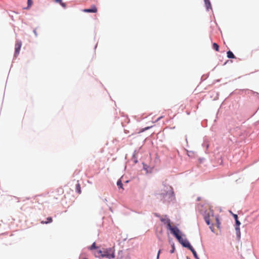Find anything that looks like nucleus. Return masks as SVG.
<instances>
[{
  "mask_svg": "<svg viewBox=\"0 0 259 259\" xmlns=\"http://www.w3.org/2000/svg\"><path fill=\"white\" fill-rule=\"evenodd\" d=\"M235 230H236V232L237 236L240 237L241 233H240L239 226H237L235 228Z\"/></svg>",
  "mask_w": 259,
  "mask_h": 259,
  "instance_id": "f8f14e48",
  "label": "nucleus"
},
{
  "mask_svg": "<svg viewBox=\"0 0 259 259\" xmlns=\"http://www.w3.org/2000/svg\"><path fill=\"white\" fill-rule=\"evenodd\" d=\"M98 10L95 5H92L90 9H85L82 10L83 12L85 13H96Z\"/></svg>",
  "mask_w": 259,
  "mask_h": 259,
  "instance_id": "423d86ee",
  "label": "nucleus"
},
{
  "mask_svg": "<svg viewBox=\"0 0 259 259\" xmlns=\"http://www.w3.org/2000/svg\"><path fill=\"white\" fill-rule=\"evenodd\" d=\"M162 117V116H161V117H160L159 118H158V119H157V120H159L160 119H161Z\"/></svg>",
  "mask_w": 259,
  "mask_h": 259,
  "instance_id": "bb28decb",
  "label": "nucleus"
},
{
  "mask_svg": "<svg viewBox=\"0 0 259 259\" xmlns=\"http://www.w3.org/2000/svg\"><path fill=\"white\" fill-rule=\"evenodd\" d=\"M233 217H234L235 220H237L238 219V216H237V214H233Z\"/></svg>",
  "mask_w": 259,
  "mask_h": 259,
  "instance_id": "b1692460",
  "label": "nucleus"
},
{
  "mask_svg": "<svg viewBox=\"0 0 259 259\" xmlns=\"http://www.w3.org/2000/svg\"><path fill=\"white\" fill-rule=\"evenodd\" d=\"M160 221L163 222L164 224L167 225V228H168L171 226L170 220L167 218H161L160 219Z\"/></svg>",
  "mask_w": 259,
  "mask_h": 259,
  "instance_id": "0eeeda50",
  "label": "nucleus"
},
{
  "mask_svg": "<svg viewBox=\"0 0 259 259\" xmlns=\"http://www.w3.org/2000/svg\"><path fill=\"white\" fill-rule=\"evenodd\" d=\"M96 257L101 256L106 257L109 259L115 258V249L114 247L108 248H104L103 250H99L95 253Z\"/></svg>",
  "mask_w": 259,
  "mask_h": 259,
  "instance_id": "f03ea898",
  "label": "nucleus"
},
{
  "mask_svg": "<svg viewBox=\"0 0 259 259\" xmlns=\"http://www.w3.org/2000/svg\"><path fill=\"white\" fill-rule=\"evenodd\" d=\"M117 185L119 188L123 189L122 187V183L120 180H119L117 182Z\"/></svg>",
  "mask_w": 259,
  "mask_h": 259,
  "instance_id": "dca6fc26",
  "label": "nucleus"
},
{
  "mask_svg": "<svg viewBox=\"0 0 259 259\" xmlns=\"http://www.w3.org/2000/svg\"><path fill=\"white\" fill-rule=\"evenodd\" d=\"M190 250L192 251V252L193 253L194 257L196 259H200L199 258V257L198 256L197 253H196V252L195 251V250H194V249L193 248H192L191 249H190Z\"/></svg>",
  "mask_w": 259,
  "mask_h": 259,
  "instance_id": "4468645a",
  "label": "nucleus"
},
{
  "mask_svg": "<svg viewBox=\"0 0 259 259\" xmlns=\"http://www.w3.org/2000/svg\"><path fill=\"white\" fill-rule=\"evenodd\" d=\"M33 32H34V33L35 34V35L36 36H37V33H36V29H34V30H33Z\"/></svg>",
  "mask_w": 259,
  "mask_h": 259,
  "instance_id": "a878e982",
  "label": "nucleus"
},
{
  "mask_svg": "<svg viewBox=\"0 0 259 259\" xmlns=\"http://www.w3.org/2000/svg\"><path fill=\"white\" fill-rule=\"evenodd\" d=\"M160 252H161V250H159L158 251V254H157V258H156V259H159V254H160Z\"/></svg>",
  "mask_w": 259,
  "mask_h": 259,
  "instance_id": "4be33fe9",
  "label": "nucleus"
},
{
  "mask_svg": "<svg viewBox=\"0 0 259 259\" xmlns=\"http://www.w3.org/2000/svg\"><path fill=\"white\" fill-rule=\"evenodd\" d=\"M174 250H175V247H174V245L172 246V249L170 251V253H173L174 252Z\"/></svg>",
  "mask_w": 259,
  "mask_h": 259,
  "instance_id": "393cba45",
  "label": "nucleus"
},
{
  "mask_svg": "<svg viewBox=\"0 0 259 259\" xmlns=\"http://www.w3.org/2000/svg\"><path fill=\"white\" fill-rule=\"evenodd\" d=\"M227 57L229 58H235V56L233 54V53L230 51H229L228 52H227Z\"/></svg>",
  "mask_w": 259,
  "mask_h": 259,
  "instance_id": "9d476101",
  "label": "nucleus"
},
{
  "mask_svg": "<svg viewBox=\"0 0 259 259\" xmlns=\"http://www.w3.org/2000/svg\"><path fill=\"white\" fill-rule=\"evenodd\" d=\"M97 248V247L96 246L95 242H94L93 243V244L90 247V250H93V249H96Z\"/></svg>",
  "mask_w": 259,
  "mask_h": 259,
  "instance_id": "a211bd4d",
  "label": "nucleus"
},
{
  "mask_svg": "<svg viewBox=\"0 0 259 259\" xmlns=\"http://www.w3.org/2000/svg\"><path fill=\"white\" fill-rule=\"evenodd\" d=\"M76 190L78 194L81 193V187H80V184L79 183H77L76 186Z\"/></svg>",
  "mask_w": 259,
  "mask_h": 259,
  "instance_id": "ddd939ff",
  "label": "nucleus"
},
{
  "mask_svg": "<svg viewBox=\"0 0 259 259\" xmlns=\"http://www.w3.org/2000/svg\"><path fill=\"white\" fill-rule=\"evenodd\" d=\"M22 46V42L21 41L17 40L16 42L15 46V56L16 57L19 54L21 48Z\"/></svg>",
  "mask_w": 259,
  "mask_h": 259,
  "instance_id": "39448f33",
  "label": "nucleus"
},
{
  "mask_svg": "<svg viewBox=\"0 0 259 259\" xmlns=\"http://www.w3.org/2000/svg\"><path fill=\"white\" fill-rule=\"evenodd\" d=\"M215 220H216V222H217V227H218V228H219L220 227V222H219V219L218 218H217L215 219Z\"/></svg>",
  "mask_w": 259,
  "mask_h": 259,
  "instance_id": "aec40b11",
  "label": "nucleus"
},
{
  "mask_svg": "<svg viewBox=\"0 0 259 259\" xmlns=\"http://www.w3.org/2000/svg\"><path fill=\"white\" fill-rule=\"evenodd\" d=\"M167 229L170 231L171 233L178 240L181 239V232L177 227L170 226V227Z\"/></svg>",
  "mask_w": 259,
  "mask_h": 259,
  "instance_id": "7ed1b4c3",
  "label": "nucleus"
},
{
  "mask_svg": "<svg viewBox=\"0 0 259 259\" xmlns=\"http://www.w3.org/2000/svg\"><path fill=\"white\" fill-rule=\"evenodd\" d=\"M47 221H42L41 222V223L42 224H48V223H51L53 221V219L51 217H48L47 219Z\"/></svg>",
  "mask_w": 259,
  "mask_h": 259,
  "instance_id": "1a4fd4ad",
  "label": "nucleus"
},
{
  "mask_svg": "<svg viewBox=\"0 0 259 259\" xmlns=\"http://www.w3.org/2000/svg\"><path fill=\"white\" fill-rule=\"evenodd\" d=\"M205 221H206V223H207V225H209L210 224L209 220L208 219H205Z\"/></svg>",
  "mask_w": 259,
  "mask_h": 259,
  "instance_id": "5701e85b",
  "label": "nucleus"
},
{
  "mask_svg": "<svg viewBox=\"0 0 259 259\" xmlns=\"http://www.w3.org/2000/svg\"><path fill=\"white\" fill-rule=\"evenodd\" d=\"M206 7L207 9H211V4L209 0H204Z\"/></svg>",
  "mask_w": 259,
  "mask_h": 259,
  "instance_id": "6e6552de",
  "label": "nucleus"
},
{
  "mask_svg": "<svg viewBox=\"0 0 259 259\" xmlns=\"http://www.w3.org/2000/svg\"><path fill=\"white\" fill-rule=\"evenodd\" d=\"M180 243L185 247L188 248L190 250L193 247L191 245L189 242L186 239H183L182 237L180 240H178Z\"/></svg>",
  "mask_w": 259,
  "mask_h": 259,
  "instance_id": "20e7f679",
  "label": "nucleus"
},
{
  "mask_svg": "<svg viewBox=\"0 0 259 259\" xmlns=\"http://www.w3.org/2000/svg\"><path fill=\"white\" fill-rule=\"evenodd\" d=\"M212 48L215 50L217 52H219V45L215 43V42H214L212 44Z\"/></svg>",
  "mask_w": 259,
  "mask_h": 259,
  "instance_id": "9b49d317",
  "label": "nucleus"
},
{
  "mask_svg": "<svg viewBox=\"0 0 259 259\" xmlns=\"http://www.w3.org/2000/svg\"><path fill=\"white\" fill-rule=\"evenodd\" d=\"M174 196L172 188L168 185L163 184L158 194V199L163 202H169L174 199Z\"/></svg>",
  "mask_w": 259,
  "mask_h": 259,
  "instance_id": "f257e3e1",
  "label": "nucleus"
},
{
  "mask_svg": "<svg viewBox=\"0 0 259 259\" xmlns=\"http://www.w3.org/2000/svg\"><path fill=\"white\" fill-rule=\"evenodd\" d=\"M33 4V2L32 0H27V7L26 8L27 9H29Z\"/></svg>",
  "mask_w": 259,
  "mask_h": 259,
  "instance_id": "2eb2a0df",
  "label": "nucleus"
},
{
  "mask_svg": "<svg viewBox=\"0 0 259 259\" xmlns=\"http://www.w3.org/2000/svg\"><path fill=\"white\" fill-rule=\"evenodd\" d=\"M152 127V126H148V127H145V128H142V129L141 130V131L140 132V133H141V132H144L145 131H146V130H147L149 129V128H150V127Z\"/></svg>",
  "mask_w": 259,
  "mask_h": 259,
  "instance_id": "6ab92c4d",
  "label": "nucleus"
},
{
  "mask_svg": "<svg viewBox=\"0 0 259 259\" xmlns=\"http://www.w3.org/2000/svg\"><path fill=\"white\" fill-rule=\"evenodd\" d=\"M55 1L57 3H59L60 4V5L63 7V8H65L66 7V4L62 2V0H55Z\"/></svg>",
  "mask_w": 259,
  "mask_h": 259,
  "instance_id": "f3484780",
  "label": "nucleus"
},
{
  "mask_svg": "<svg viewBox=\"0 0 259 259\" xmlns=\"http://www.w3.org/2000/svg\"><path fill=\"white\" fill-rule=\"evenodd\" d=\"M235 223L237 226H239L240 225V222L237 220H235Z\"/></svg>",
  "mask_w": 259,
  "mask_h": 259,
  "instance_id": "412c9836",
  "label": "nucleus"
}]
</instances>
